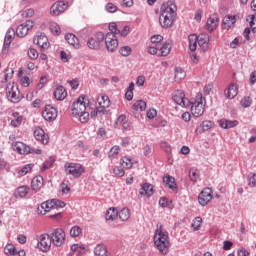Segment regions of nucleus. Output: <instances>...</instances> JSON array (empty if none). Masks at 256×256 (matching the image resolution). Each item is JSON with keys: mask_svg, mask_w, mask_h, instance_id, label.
I'll return each instance as SVG.
<instances>
[{"mask_svg": "<svg viewBox=\"0 0 256 256\" xmlns=\"http://www.w3.org/2000/svg\"><path fill=\"white\" fill-rule=\"evenodd\" d=\"M177 15V6L173 2L164 3L160 8L159 23L163 29H169Z\"/></svg>", "mask_w": 256, "mask_h": 256, "instance_id": "obj_1", "label": "nucleus"}, {"mask_svg": "<svg viewBox=\"0 0 256 256\" xmlns=\"http://www.w3.org/2000/svg\"><path fill=\"white\" fill-rule=\"evenodd\" d=\"M87 107H89V99L85 96H80L77 101L72 104V116L75 117V119H79L80 123H88L89 111H87Z\"/></svg>", "mask_w": 256, "mask_h": 256, "instance_id": "obj_2", "label": "nucleus"}, {"mask_svg": "<svg viewBox=\"0 0 256 256\" xmlns=\"http://www.w3.org/2000/svg\"><path fill=\"white\" fill-rule=\"evenodd\" d=\"M154 245L162 255L169 253V232L165 230L163 224H157L154 233Z\"/></svg>", "mask_w": 256, "mask_h": 256, "instance_id": "obj_3", "label": "nucleus"}, {"mask_svg": "<svg viewBox=\"0 0 256 256\" xmlns=\"http://www.w3.org/2000/svg\"><path fill=\"white\" fill-rule=\"evenodd\" d=\"M206 104L207 101L205 100V97H203V94H198L191 106V113L193 117H201V115L205 113Z\"/></svg>", "mask_w": 256, "mask_h": 256, "instance_id": "obj_4", "label": "nucleus"}, {"mask_svg": "<svg viewBox=\"0 0 256 256\" xmlns=\"http://www.w3.org/2000/svg\"><path fill=\"white\" fill-rule=\"evenodd\" d=\"M65 173L71 175L74 179H79L85 173V167L79 163L67 162L64 165Z\"/></svg>", "mask_w": 256, "mask_h": 256, "instance_id": "obj_5", "label": "nucleus"}, {"mask_svg": "<svg viewBox=\"0 0 256 256\" xmlns=\"http://www.w3.org/2000/svg\"><path fill=\"white\" fill-rule=\"evenodd\" d=\"M6 97L8 101H11V103H19V101H21L19 87L15 82L8 83L6 87Z\"/></svg>", "mask_w": 256, "mask_h": 256, "instance_id": "obj_6", "label": "nucleus"}, {"mask_svg": "<svg viewBox=\"0 0 256 256\" xmlns=\"http://www.w3.org/2000/svg\"><path fill=\"white\" fill-rule=\"evenodd\" d=\"M65 230L63 228H56L50 234V239L55 247H61L65 243Z\"/></svg>", "mask_w": 256, "mask_h": 256, "instance_id": "obj_7", "label": "nucleus"}, {"mask_svg": "<svg viewBox=\"0 0 256 256\" xmlns=\"http://www.w3.org/2000/svg\"><path fill=\"white\" fill-rule=\"evenodd\" d=\"M53 244L51 236L47 233L41 234L38 239L37 248L43 253H47L51 250Z\"/></svg>", "mask_w": 256, "mask_h": 256, "instance_id": "obj_8", "label": "nucleus"}, {"mask_svg": "<svg viewBox=\"0 0 256 256\" xmlns=\"http://www.w3.org/2000/svg\"><path fill=\"white\" fill-rule=\"evenodd\" d=\"M14 151H17L20 155H29V153H36V155H41V149H31L23 142H16L12 145Z\"/></svg>", "mask_w": 256, "mask_h": 256, "instance_id": "obj_9", "label": "nucleus"}, {"mask_svg": "<svg viewBox=\"0 0 256 256\" xmlns=\"http://www.w3.org/2000/svg\"><path fill=\"white\" fill-rule=\"evenodd\" d=\"M212 199L213 190H211V188H204L198 196V203L202 207H206V205H209V203H211Z\"/></svg>", "mask_w": 256, "mask_h": 256, "instance_id": "obj_10", "label": "nucleus"}, {"mask_svg": "<svg viewBox=\"0 0 256 256\" xmlns=\"http://www.w3.org/2000/svg\"><path fill=\"white\" fill-rule=\"evenodd\" d=\"M105 45L107 51L113 53V51H117L119 47V40H117V36L113 33H107L105 36Z\"/></svg>", "mask_w": 256, "mask_h": 256, "instance_id": "obj_11", "label": "nucleus"}, {"mask_svg": "<svg viewBox=\"0 0 256 256\" xmlns=\"http://www.w3.org/2000/svg\"><path fill=\"white\" fill-rule=\"evenodd\" d=\"M35 22L33 20H26L24 23L20 24L16 29L17 37H26V35L33 29Z\"/></svg>", "mask_w": 256, "mask_h": 256, "instance_id": "obj_12", "label": "nucleus"}, {"mask_svg": "<svg viewBox=\"0 0 256 256\" xmlns=\"http://www.w3.org/2000/svg\"><path fill=\"white\" fill-rule=\"evenodd\" d=\"M172 99L176 105L180 107H187L189 105V99L185 97L183 90H176L172 94Z\"/></svg>", "mask_w": 256, "mask_h": 256, "instance_id": "obj_13", "label": "nucleus"}, {"mask_svg": "<svg viewBox=\"0 0 256 256\" xmlns=\"http://www.w3.org/2000/svg\"><path fill=\"white\" fill-rule=\"evenodd\" d=\"M67 9V4L63 1H56L50 7V15L51 17H59L62 13H65Z\"/></svg>", "mask_w": 256, "mask_h": 256, "instance_id": "obj_14", "label": "nucleus"}, {"mask_svg": "<svg viewBox=\"0 0 256 256\" xmlns=\"http://www.w3.org/2000/svg\"><path fill=\"white\" fill-rule=\"evenodd\" d=\"M59 112L57 111V108L46 105L44 110L42 111V117L45 119V121H55L57 119V115Z\"/></svg>", "mask_w": 256, "mask_h": 256, "instance_id": "obj_15", "label": "nucleus"}, {"mask_svg": "<svg viewBox=\"0 0 256 256\" xmlns=\"http://www.w3.org/2000/svg\"><path fill=\"white\" fill-rule=\"evenodd\" d=\"M43 207H45L46 211L49 213L53 211V209H63L65 202L57 199L47 200L43 202Z\"/></svg>", "mask_w": 256, "mask_h": 256, "instance_id": "obj_16", "label": "nucleus"}, {"mask_svg": "<svg viewBox=\"0 0 256 256\" xmlns=\"http://www.w3.org/2000/svg\"><path fill=\"white\" fill-rule=\"evenodd\" d=\"M34 138L36 141L42 143V145H47L49 143V135L41 127H36L34 130Z\"/></svg>", "mask_w": 256, "mask_h": 256, "instance_id": "obj_17", "label": "nucleus"}, {"mask_svg": "<svg viewBox=\"0 0 256 256\" xmlns=\"http://www.w3.org/2000/svg\"><path fill=\"white\" fill-rule=\"evenodd\" d=\"M33 43L35 45H38L40 49H49V38H47V35L40 34L34 37Z\"/></svg>", "mask_w": 256, "mask_h": 256, "instance_id": "obj_18", "label": "nucleus"}, {"mask_svg": "<svg viewBox=\"0 0 256 256\" xmlns=\"http://www.w3.org/2000/svg\"><path fill=\"white\" fill-rule=\"evenodd\" d=\"M97 101L100 106V108H97V111L99 113H103V111H105V109L109 108V106L111 105V100L109 99V96L105 94H101L100 96H98Z\"/></svg>", "mask_w": 256, "mask_h": 256, "instance_id": "obj_19", "label": "nucleus"}, {"mask_svg": "<svg viewBox=\"0 0 256 256\" xmlns=\"http://www.w3.org/2000/svg\"><path fill=\"white\" fill-rule=\"evenodd\" d=\"M238 94L239 86H237L235 83L228 85V87L224 90V96L226 99H235L236 95Z\"/></svg>", "mask_w": 256, "mask_h": 256, "instance_id": "obj_20", "label": "nucleus"}, {"mask_svg": "<svg viewBox=\"0 0 256 256\" xmlns=\"http://www.w3.org/2000/svg\"><path fill=\"white\" fill-rule=\"evenodd\" d=\"M65 40L67 41L68 45H71V47H73L74 49H81V43H79V38H77L75 34H66Z\"/></svg>", "mask_w": 256, "mask_h": 256, "instance_id": "obj_21", "label": "nucleus"}, {"mask_svg": "<svg viewBox=\"0 0 256 256\" xmlns=\"http://www.w3.org/2000/svg\"><path fill=\"white\" fill-rule=\"evenodd\" d=\"M44 184L43 176H35L31 182V189L35 191V193H39L41 191Z\"/></svg>", "mask_w": 256, "mask_h": 256, "instance_id": "obj_22", "label": "nucleus"}, {"mask_svg": "<svg viewBox=\"0 0 256 256\" xmlns=\"http://www.w3.org/2000/svg\"><path fill=\"white\" fill-rule=\"evenodd\" d=\"M23 123V115L19 114V112H12L11 114V127L17 128L21 127Z\"/></svg>", "mask_w": 256, "mask_h": 256, "instance_id": "obj_23", "label": "nucleus"}, {"mask_svg": "<svg viewBox=\"0 0 256 256\" xmlns=\"http://www.w3.org/2000/svg\"><path fill=\"white\" fill-rule=\"evenodd\" d=\"M236 21H237V16H232V15L225 16L222 24L223 29H226L227 31H229L231 27L235 26Z\"/></svg>", "mask_w": 256, "mask_h": 256, "instance_id": "obj_24", "label": "nucleus"}, {"mask_svg": "<svg viewBox=\"0 0 256 256\" xmlns=\"http://www.w3.org/2000/svg\"><path fill=\"white\" fill-rule=\"evenodd\" d=\"M158 57H167L169 53H171V44L169 42H165L161 45H158Z\"/></svg>", "mask_w": 256, "mask_h": 256, "instance_id": "obj_25", "label": "nucleus"}, {"mask_svg": "<svg viewBox=\"0 0 256 256\" xmlns=\"http://www.w3.org/2000/svg\"><path fill=\"white\" fill-rule=\"evenodd\" d=\"M139 195L140 197H143L144 195H146V197H151V195H153V185L149 183L142 184Z\"/></svg>", "mask_w": 256, "mask_h": 256, "instance_id": "obj_26", "label": "nucleus"}, {"mask_svg": "<svg viewBox=\"0 0 256 256\" xmlns=\"http://www.w3.org/2000/svg\"><path fill=\"white\" fill-rule=\"evenodd\" d=\"M237 125H239V122L237 120L221 119L219 121V126L222 129H233V127H237Z\"/></svg>", "mask_w": 256, "mask_h": 256, "instance_id": "obj_27", "label": "nucleus"}, {"mask_svg": "<svg viewBox=\"0 0 256 256\" xmlns=\"http://www.w3.org/2000/svg\"><path fill=\"white\" fill-rule=\"evenodd\" d=\"M207 27L209 31H215L219 27V17L217 15H212L207 20Z\"/></svg>", "mask_w": 256, "mask_h": 256, "instance_id": "obj_28", "label": "nucleus"}, {"mask_svg": "<svg viewBox=\"0 0 256 256\" xmlns=\"http://www.w3.org/2000/svg\"><path fill=\"white\" fill-rule=\"evenodd\" d=\"M54 97L57 101H63L67 97V90L63 86H58L54 91Z\"/></svg>", "mask_w": 256, "mask_h": 256, "instance_id": "obj_29", "label": "nucleus"}, {"mask_svg": "<svg viewBox=\"0 0 256 256\" xmlns=\"http://www.w3.org/2000/svg\"><path fill=\"white\" fill-rule=\"evenodd\" d=\"M94 255L95 256H109V251L107 250V246L104 244H97L94 247Z\"/></svg>", "mask_w": 256, "mask_h": 256, "instance_id": "obj_30", "label": "nucleus"}, {"mask_svg": "<svg viewBox=\"0 0 256 256\" xmlns=\"http://www.w3.org/2000/svg\"><path fill=\"white\" fill-rule=\"evenodd\" d=\"M213 122L210 120L203 121L200 126L196 129V133H204V131H209V129H213Z\"/></svg>", "mask_w": 256, "mask_h": 256, "instance_id": "obj_31", "label": "nucleus"}, {"mask_svg": "<svg viewBox=\"0 0 256 256\" xmlns=\"http://www.w3.org/2000/svg\"><path fill=\"white\" fill-rule=\"evenodd\" d=\"M89 249V246L85 245V244H73L71 246V251H73L74 253H79V255H83L85 254V252Z\"/></svg>", "mask_w": 256, "mask_h": 256, "instance_id": "obj_32", "label": "nucleus"}, {"mask_svg": "<svg viewBox=\"0 0 256 256\" xmlns=\"http://www.w3.org/2000/svg\"><path fill=\"white\" fill-rule=\"evenodd\" d=\"M13 39H15V30L8 29L4 39V47H9Z\"/></svg>", "mask_w": 256, "mask_h": 256, "instance_id": "obj_33", "label": "nucleus"}, {"mask_svg": "<svg viewBox=\"0 0 256 256\" xmlns=\"http://www.w3.org/2000/svg\"><path fill=\"white\" fill-rule=\"evenodd\" d=\"M119 153H121V147L115 145L108 152V159L113 161V159H118Z\"/></svg>", "mask_w": 256, "mask_h": 256, "instance_id": "obj_34", "label": "nucleus"}, {"mask_svg": "<svg viewBox=\"0 0 256 256\" xmlns=\"http://www.w3.org/2000/svg\"><path fill=\"white\" fill-rule=\"evenodd\" d=\"M119 216V211L116 208H109L106 212V221H115Z\"/></svg>", "mask_w": 256, "mask_h": 256, "instance_id": "obj_35", "label": "nucleus"}, {"mask_svg": "<svg viewBox=\"0 0 256 256\" xmlns=\"http://www.w3.org/2000/svg\"><path fill=\"white\" fill-rule=\"evenodd\" d=\"M118 216L121 221H129L131 210H129V208H123L118 212Z\"/></svg>", "mask_w": 256, "mask_h": 256, "instance_id": "obj_36", "label": "nucleus"}, {"mask_svg": "<svg viewBox=\"0 0 256 256\" xmlns=\"http://www.w3.org/2000/svg\"><path fill=\"white\" fill-rule=\"evenodd\" d=\"M132 109L134 111H145L147 109V102L143 100H137L133 104Z\"/></svg>", "mask_w": 256, "mask_h": 256, "instance_id": "obj_37", "label": "nucleus"}, {"mask_svg": "<svg viewBox=\"0 0 256 256\" xmlns=\"http://www.w3.org/2000/svg\"><path fill=\"white\" fill-rule=\"evenodd\" d=\"M188 41H189V49L190 51H197V35L196 34H192L188 37Z\"/></svg>", "mask_w": 256, "mask_h": 256, "instance_id": "obj_38", "label": "nucleus"}, {"mask_svg": "<svg viewBox=\"0 0 256 256\" xmlns=\"http://www.w3.org/2000/svg\"><path fill=\"white\" fill-rule=\"evenodd\" d=\"M163 182L169 189H176L177 184L175 183V178L171 176H166L163 178Z\"/></svg>", "mask_w": 256, "mask_h": 256, "instance_id": "obj_39", "label": "nucleus"}, {"mask_svg": "<svg viewBox=\"0 0 256 256\" xmlns=\"http://www.w3.org/2000/svg\"><path fill=\"white\" fill-rule=\"evenodd\" d=\"M197 41L199 47H205L209 43V35L205 33L200 34L199 36H197Z\"/></svg>", "mask_w": 256, "mask_h": 256, "instance_id": "obj_40", "label": "nucleus"}, {"mask_svg": "<svg viewBox=\"0 0 256 256\" xmlns=\"http://www.w3.org/2000/svg\"><path fill=\"white\" fill-rule=\"evenodd\" d=\"M185 77H187V74L183 71L181 67H177L175 69V76H174L175 81H178V82L183 81Z\"/></svg>", "mask_w": 256, "mask_h": 256, "instance_id": "obj_41", "label": "nucleus"}, {"mask_svg": "<svg viewBox=\"0 0 256 256\" xmlns=\"http://www.w3.org/2000/svg\"><path fill=\"white\" fill-rule=\"evenodd\" d=\"M83 235V228L79 226H73L70 229V237L76 238L81 237Z\"/></svg>", "mask_w": 256, "mask_h": 256, "instance_id": "obj_42", "label": "nucleus"}, {"mask_svg": "<svg viewBox=\"0 0 256 256\" xmlns=\"http://www.w3.org/2000/svg\"><path fill=\"white\" fill-rule=\"evenodd\" d=\"M120 165H122L124 169H131V167H133V161H131V158L124 156L120 159Z\"/></svg>", "mask_w": 256, "mask_h": 256, "instance_id": "obj_43", "label": "nucleus"}, {"mask_svg": "<svg viewBox=\"0 0 256 256\" xmlns=\"http://www.w3.org/2000/svg\"><path fill=\"white\" fill-rule=\"evenodd\" d=\"M133 91H135V83L131 82L128 86L126 93H125V99L127 101L133 100Z\"/></svg>", "mask_w": 256, "mask_h": 256, "instance_id": "obj_44", "label": "nucleus"}, {"mask_svg": "<svg viewBox=\"0 0 256 256\" xmlns=\"http://www.w3.org/2000/svg\"><path fill=\"white\" fill-rule=\"evenodd\" d=\"M31 171H33V164H27L18 171V175H20V177H25V175L31 173Z\"/></svg>", "mask_w": 256, "mask_h": 256, "instance_id": "obj_45", "label": "nucleus"}, {"mask_svg": "<svg viewBox=\"0 0 256 256\" xmlns=\"http://www.w3.org/2000/svg\"><path fill=\"white\" fill-rule=\"evenodd\" d=\"M201 223H203V218L199 216L196 217L191 224L193 231H199V229H201Z\"/></svg>", "mask_w": 256, "mask_h": 256, "instance_id": "obj_46", "label": "nucleus"}, {"mask_svg": "<svg viewBox=\"0 0 256 256\" xmlns=\"http://www.w3.org/2000/svg\"><path fill=\"white\" fill-rule=\"evenodd\" d=\"M50 31L53 35H61V27L57 22H50Z\"/></svg>", "mask_w": 256, "mask_h": 256, "instance_id": "obj_47", "label": "nucleus"}, {"mask_svg": "<svg viewBox=\"0 0 256 256\" xmlns=\"http://www.w3.org/2000/svg\"><path fill=\"white\" fill-rule=\"evenodd\" d=\"M4 253L6 255H17V249L13 244H7L4 248Z\"/></svg>", "mask_w": 256, "mask_h": 256, "instance_id": "obj_48", "label": "nucleus"}, {"mask_svg": "<svg viewBox=\"0 0 256 256\" xmlns=\"http://www.w3.org/2000/svg\"><path fill=\"white\" fill-rule=\"evenodd\" d=\"M100 45L101 44L94 37L90 38L87 41V46L89 47V49H99Z\"/></svg>", "mask_w": 256, "mask_h": 256, "instance_id": "obj_49", "label": "nucleus"}, {"mask_svg": "<svg viewBox=\"0 0 256 256\" xmlns=\"http://www.w3.org/2000/svg\"><path fill=\"white\" fill-rule=\"evenodd\" d=\"M189 177L194 183L197 182V179H199V170H197V168H191L189 171Z\"/></svg>", "mask_w": 256, "mask_h": 256, "instance_id": "obj_50", "label": "nucleus"}, {"mask_svg": "<svg viewBox=\"0 0 256 256\" xmlns=\"http://www.w3.org/2000/svg\"><path fill=\"white\" fill-rule=\"evenodd\" d=\"M132 51L133 50L129 46H122L119 49V53H120V55H122V57H129V55H131Z\"/></svg>", "mask_w": 256, "mask_h": 256, "instance_id": "obj_51", "label": "nucleus"}, {"mask_svg": "<svg viewBox=\"0 0 256 256\" xmlns=\"http://www.w3.org/2000/svg\"><path fill=\"white\" fill-rule=\"evenodd\" d=\"M251 103H253V101L251 100V97H249V96H244L240 100V104L242 105V107H244V109H247V107H251Z\"/></svg>", "mask_w": 256, "mask_h": 256, "instance_id": "obj_52", "label": "nucleus"}, {"mask_svg": "<svg viewBox=\"0 0 256 256\" xmlns=\"http://www.w3.org/2000/svg\"><path fill=\"white\" fill-rule=\"evenodd\" d=\"M247 21H250L252 32L256 33V13L254 15L248 16Z\"/></svg>", "mask_w": 256, "mask_h": 256, "instance_id": "obj_53", "label": "nucleus"}, {"mask_svg": "<svg viewBox=\"0 0 256 256\" xmlns=\"http://www.w3.org/2000/svg\"><path fill=\"white\" fill-rule=\"evenodd\" d=\"M27 55L29 57V59H39V52H37V49L34 48H30L28 49Z\"/></svg>", "mask_w": 256, "mask_h": 256, "instance_id": "obj_54", "label": "nucleus"}, {"mask_svg": "<svg viewBox=\"0 0 256 256\" xmlns=\"http://www.w3.org/2000/svg\"><path fill=\"white\" fill-rule=\"evenodd\" d=\"M17 193H18L19 197H25L29 193V187H27V186L18 187Z\"/></svg>", "mask_w": 256, "mask_h": 256, "instance_id": "obj_55", "label": "nucleus"}, {"mask_svg": "<svg viewBox=\"0 0 256 256\" xmlns=\"http://www.w3.org/2000/svg\"><path fill=\"white\" fill-rule=\"evenodd\" d=\"M109 31L108 33H112L113 35H119L121 33V31L117 29V23L115 22L109 24Z\"/></svg>", "mask_w": 256, "mask_h": 256, "instance_id": "obj_56", "label": "nucleus"}, {"mask_svg": "<svg viewBox=\"0 0 256 256\" xmlns=\"http://www.w3.org/2000/svg\"><path fill=\"white\" fill-rule=\"evenodd\" d=\"M13 74H14L13 68H6L5 69V75H4L5 83H7V81H9V79L13 78Z\"/></svg>", "mask_w": 256, "mask_h": 256, "instance_id": "obj_57", "label": "nucleus"}, {"mask_svg": "<svg viewBox=\"0 0 256 256\" xmlns=\"http://www.w3.org/2000/svg\"><path fill=\"white\" fill-rule=\"evenodd\" d=\"M248 185L249 187H256V174L250 173L248 175Z\"/></svg>", "mask_w": 256, "mask_h": 256, "instance_id": "obj_58", "label": "nucleus"}, {"mask_svg": "<svg viewBox=\"0 0 256 256\" xmlns=\"http://www.w3.org/2000/svg\"><path fill=\"white\" fill-rule=\"evenodd\" d=\"M163 41V36L162 35H154L151 37V43L156 45V47H159V44Z\"/></svg>", "mask_w": 256, "mask_h": 256, "instance_id": "obj_59", "label": "nucleus"}, {"mask_svg": "<svg viewBox=\"0 0 256 256\" xmlns=\"http://www.w3.org/2000/svg\"><path fill=\"white\" fill-rule=\"evenodd\" d=\"M105 10L108 13H116L117 7L113 3H107L106 6H105Z\"/></svg>", "mask_w": 256, "mask_h": 256, "instance_id": "obj_60", "label": "nucleus"}, {"mask_svg": "<svg viewBox=\"0 0 256 256\" xmlns=\"http://www.w3.org/2000/svg\"><path fill=\"white\" fill-rule=\"evenodd\" d=\"M114 175H116V177H124L125 176V170H123V168L121 167H115L113 170Z\"/></svg>", "mask_w": 256, "mask_h": 256, "instance_id": "obj_61", "label": "nucleus"}, {"mask_svg": "<svg viewBox=\"0 0 256 256\" xmlns=\"http://www.w3.org/2000/svg\"><path fill=\"white\" fill-rule=\"evenodd\" d=\"M20 83L22 87H29L31 85V79L28 76H24L21 78Z\"/></svg>", "mask_w": 256, "mask_h": 256, "instance_id": "obj_62", "label": "nucleus"}, {"mask_svg": "<svg viewBox=\"0 0 256 256\" xmlns=\"http://www.w3.org/2000/svg\"><path fill=\"white\" fill-rule=\"evenodd\" d=\"M161 149H163V151H165V153H171V145H169V143L167 142H161L160 144Z\"/></svg>", "mask_w": 256, "mask_h": 256, "instance_id": "obj_63", "label": "nucleus"}, {"mask_svg": "<svg viewBox=\"0 0 256 256\" xmlns=\"http://www.w3.org/2000/svg\"><path fill=\"white\" fill-rule=\"evenodd\" d=\"M33 15H35V10L29 8L26 9L23 13H22V17H33Z\"/></svg>", "mask_w": 256, "mask_h": 256, "instance_id": "obj_64", "label": "nucleus"}]
</instances>
